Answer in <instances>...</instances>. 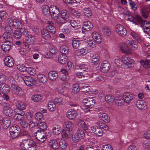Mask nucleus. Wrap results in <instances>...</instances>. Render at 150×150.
I'll return each mask as SVG.
<instances>
[{
    "mask_svg": "<svg viewBox=\"0 0 150 150\" xmlns=\"http://www.w3.org/2000/svg\"><path fill=\"white\" fill-rule=\"evenodd\" d=\"M59 13V9L56 6H53L50 12V16L52 18L56 20L55 23L58 26H61L60 21L59 19L60 16L58 15Z\"/></svg>",
    "mask_w": 150,
    "mask_h": 150,
    "instance_id": "f257e3e1",
    "label": "nucleus"
},
{
    "mask_svg": "<svg viewBox=\"0 0 150 150\" xmlns=\"http://www.w3.org/2000/svg\"><path fill=\"white\" fill-rule=\"evenodd\" d=\"M36 143V142L33 140L30 139H25L22 141L20 144V147L21 149L24 150V148L27 149L33 146Z\"/></svg>",
    "mask_w": 150,
    "mask_h": 150,
    "instance_id": "f03ea898",
    "label": "nucleus"
},
{
    "mask_svg": "<svg viewBox=\"0 0 150 150\" xmlns=\"http://www.w3.org/2000/svg\"><path fill=\"white\" fill-rule=\"evenodd\" d=\"M35 136L38 141L43 143L46 140V135L44 132H41L40 130H38L34 133Z\"/></svg>",
    "mask_w": 150,
    "mask_h": 150,
    "instance_id": "7ed1b4c3",
    "label": "nucleus"
},
{
    "mask_svg": "<svg viewBox=\"0 0 150 150\" xmlns=\"http://www.w3.org/2000/svg\"><path fill=\"white\" fill-rule=\"evenodd\" d=\"M60 16L59 19L60 21L61 26L62 24L66 23V19L69 17V13L68 11L66 9H63L60 12Z\"/></svg>",
    "mask_w": 150,
    "mask_h": 150,
    "instance_id": "20e7f679",
    "label": "nucleus"
},
{
    "mask_svg": "<svg viewBox=\"0 0 150 150\" xmlns=\"http://www.w3.org/2000/svg\"><path fill=\"white\" fill-rule=\"evenodd\" d=\"M115 28L116 32L120 36L123 37L126 35L127 32L126 29L123 26L119 24L117 25Z\"/></svg>",
    "mask_w": 150,
    "mask_h": 150,
    "instance_id": "39448f33",
    "label": "nucleus"
},
{
    "mask_svg": "<svg viewBox=\"0 0 150 150\" xmlns=\"http://www.w3.org/2000/svg\"><path fill=\"white\" fill-rule=\"evenodd\" d=\"M23 80L25 84L30 86L35 84L36 80L30 76H24L23 77Z\"/></svg>",
    "mask_w": 150,
    "mask_h": 150,
    "instance_id": "423d86ee",
    "label": "nucleus"
},
{
    "mask_svg": "<svg viewBox=\"0 0 150 150\" xmlns=\"http://www.w3.org/2000/svg\"><path fill=\"white\" fill-rule=\"evenodd\" d=\"M83 102L86 108H92L95 103V101L92 98H87L83 99Z\"/></svg>",
    "mask_w": 150,
    "mask_h": 150,
    "instance_id": "0eeeda50",
    "label": "nucleus"
},
{
    "mask_svg": "<svg viewBox=\"0 0 150 150\" xmlns=\"http://www.w3.org/2000/svg\"><path fill=\"white\" fill-rule=\"evenodd\" d=\"M77 115V112L73 109H69L67 112V117L71 120L75 119Z\"/></svg>",
    "mask_w": 150,
    "mask_h": 150,
    "instance_id": "6e6552de",
    "label": "nucleus"
},
{
    "mask_svg": "<svg viewBox=\"0 0 150 150\" xmlns=\"http://www.w3.org/2000/svg\"><path fill=\"white\" fill-rule=\"evenodd\" d=\"M110 64L107 61H103L101 65V71L104 73L108 72L110 70Z\"/></svg>",
    "mask_w": 150,
    "mask_h": 150,
    "instance_id": "1a4fd4ad",
    "label": "nucleus"
},
{
    "mask_svg": "<svg viewBox=\"0 0 150 150\" xmlns=\"http://www.w3.org/2000/svg\"><path fill=\"white\" fill-rule=\"evenodd\" d=\"M47 24H48L46 27L47 30L52 33H54L56 32V29L54 26V23L52 21H48Z\"/></svg>",
    "mask_w": 150,
    "mask_h": 150,
    "instance_id": "9d476101",
    "label": "nucleus"
},
{
    "mask_svg": "<svg viewBox=\"0 0 150 150\" xmlns=\"http://www.w3.org/2000/svg\"><path fill=\"white\" fill-rule=\"evenodd\" d=\"M5 65L9 67H12L14 64V61L11 57H6L4 60Z\"/></svg>",
    "mask_w": 150,
    "mask_h": 150,
    "instance_id": "9b49d317",
    "label": "nucleus"
},
{
    "mask_svg": "<svg viewBox=\"0 0 150 150\" xmlns=\"http://www.w3.org/2000/svg\"><path fill=\"white\" fill-rule=\"evenodd\" d=\"M91 129L96 135L101 136L103 134V131L100 128L96 125L93 126L91 127Z\"/></svg>",
    "mask_w": 150,
    "mask_h": 150,
    "instance_id": "f8f14e48",
    "label": "nucleus"
},
{
    "mask_svg": "<svg viewBox=\"0 0 150 150\" xmlns=\"http://www.w3.org/2000/svg\"><path fill=\"white\" fill-rule=\"evenodd\" d=\"M93 27L92 24L90 21H87L83 23L82 30L83 32H85L91 30Z\"/></svg>",
    "mask_w": 150,
    "mask_h": 150,
    "instance_id": "ddd939ff",
    "label": "nucleus"
},
{
    "mask_svg": "<svg viewBox=\"0 0 150 150\" xmlns=\"http://www.w3.org/2000/svg\"><path fill=\"white\" fill-rule=\"evenodd\" d=\"M122 98L125 102L128 103H130L133 98V95L129 92L124 93Z\"/></svg>",
    "mask_w": 150,
    "mask_h": 150,
    "instance_id": "4468645a",
    "label": "nucleus"
},
{
    "mask_svg": "<svg viewBox=\"0 0 150 150\" xmlns=\"http://www.w3.org/2000/svg\"><path fill=\"white\" fill-rule=\"evenodd\" d=\"M12 90L16 95L21 96L23 94V93L21 88L17 85H12L11 86Z\"/></svg>",
    "mask_w": 150,
    "mask_h": 150,
    "instance_id": "2eb2a0df",
    "label": "nucleus"
},
{
    "mask_svg": "<svg viewBox=\"0 0 150 150\" xmlns=\"http://www.w3.org/2000/svg\"><path fill=\"white\" fill-rule=\"evenodd\" d=\"M0 91L2 93L8 94L10 91V89L8 85L2 84L0 85Z\"/></svg>",
    "mask_w": 150,
    "mask_h": 150,
    "instance_id": "dca6fc26",
    "label": "nucleus"
},
{
    "mask_svg": "<svg viewBox=\"0 0 150 150\" xmlns=\"http://www.w3.org/2000/svg\"><path fill=\"white\" fill-rule=\"evenodd\" d=\"M122 63H123L126 64L127 65H128V67H130L129 65H131L134 62L129 57L125 56H123L122 57Z\"/></svg>",
    "mask_w": 150,
    "mask_h": 150,
    "instance_id": "f3484780",
    "label": "nucleus"
},
{
    "mask_svg": "<svg viewBox=\"0 0 150 150\" xmlns=\"http://www.w3.org/2000/svg\"><path fill=\"white\" fill-rule=\"evenodd\" d=\"M92 36L93 40L97 43H100L101 42V36L96 31L93 32L92 34Z\"/></svg>",
    "mask_w": 150,
    "mask_h": 150,
    "instance_id": "a211bd4d",
    "label": "nucleus"
},
{
    "mask_svg": "<svg viewBox=\"0 0 150 150\" xmlns=\"http://www.w3.org/2000/svg\"><path fill=\"white\" fill-rule=\"evenodd\" d=\"M127 43L132 48V50H136L138 47V43L136 41L133 40H128L127 41Z\"/></svg>",
    "mask_w": 150,
    "mask_h": 150,
    "instance_id": "6ab92c4d",
    "label": "nucleus"
},
{
    "mask_svg": "<svg viewBox=\"0 0 150 150\" xmlns=\"http://www.w3.org/2000/svg\"><path fill=\"white\" fill-rule=\"evenodd\" d=\"M146 105V103L142 100H138L136 103V107L141 110L144 109Z\"/></svg>",
    "mask_w": 150,
    "mask_h": 150,
    "instance_id": "aec40b11",
    "label": "nucleus"
},
{
    "mask_svg": "<svg viewBox=\"0 0 150 150\" xmlns=\"http://www.w3.org/2000/svg\"><path fill=\"white\" fill-rule=\"evenodd\" d=\"M3 127L6 129L10 126L11 124V121L9 118L7 117L4 118L2 120Z\"/></svg>",
    "mask_w": 150,
    "mask_h": 150,
    "instance_id": "412c9836",
    "label": "nucleus"
},
{
    "mask_svg": "<svg viewBox=\"0 0 150 150\" xmlns=\"http://www.w3.org/2000/svg\"><path fill=\"white\" fill-rule=\"evenodd\" d=\"M98 117L100 120L106 122L108 123L110 121V120L109 117L105 113H99L98 114Z\"/></svg>",
    "mask_w": 150,
    "mask_h": 150,
    "instance_id": "4be33fe9",
    "label": "nucleus"
},
{
    "mask_svg": "<svg viewBox=\"0 0 150 150\" xmlns=\"http://www.w3.org/2000/svg\"><path fill=\"white\" fill-rule=\"evenodd\" d=\"M12 45V42H4L1 46V48L4 51H8L10 49Z\"/></svg>",
    "mask_w": 150,
    "mask_h": 150,
    "instance_id": "5701e85b",
    "label": "nucleus"
},
{
    "mask_svg": "<svg viewBox=\"0 0 150 150\" xmlns=\"http://www.w3.org/2000/svg\"><path fill=\"white\" fill-rule=\"evenodd\" d=\"M59 141L55 139L51 140L49 142V145L50 146L54 149H56L59 147Z\"/></svg>",
    "mask_w": 150,
    "mask_h": 150,
    "instance_id": "b1692460",
    "label": "nucleus"
},
{
    "mask_svg": "<svg viewBox=\"0 0 150 150\" xmlns=\"http://www.w3.org/2000/svg\"><path fill=\"white\" fill-rule=\"evenodd\" d=\"M142 16L144 18H146L148 16L149 12H150V8L145 6L142 9Z\"/></svg>",
    "mask_w": 150,
    "mask_h": 150,
    "instance_id": "393cba45",
    "label": "nucleus"
},
{
    "mask_svg": "<svg viewBox=\"0 0 150 150\" xmlns=\"http://www.w3.org/2000/svg\"><path fill=\"white\" fill-rule=\"evenodd\" d=\"M3 37L5 40L4 42H12L13 41V38L10 33L5 32Z\"/></svg>",
    "mask_w": 150,
    "mask_h": 150,
    "instance_id": "a878e982",
    "label": "nucleus"
},
{
    "mask_svg": "<svg viewBox=\"0 0 150 150\" xmlns=\"http://www.w3.org/2000/svg\"><path fill=\"white\" fill-rule=\"evenodd\" d=\"M35 37L31 35H28L25 39V43L29 45L32 44L35 42Z\"/></svg>",
    "mask_w": 150,
    "mask_h": 150,
    "instance_id": "bb28decb",
    "label": "nucleus"
},
{
    "mask_svg": "<svg viewBox=\"0 0 150 150\" xmlns=\"http://www.w3.org/2000/svg\"><path fill=\"white\" fill-rule=\"evenodd\" d=\"M42 12L45 16H48L50 15L51 10L48 6L44 5L42 6Z\"/></svg>",
    "mask_w": 150,
    "mask_h": 150,
    "instance_id": "cd10ccee",
    "label": "nucleus"
},
{
    "mask_svg": "<svg viewBox=\"0 0 150 150\" xmlns=\"http://www.w3.org/2000/svg\"><path fill=\"white\" fill-rule=\"evenodd\" d=\"M63 126L64 128L70 131L72 130L74 127L73 123L70 121L65 122L64 123Z\"/></svg>",
    "mask_w": 150,
    "mask_h": 150,
    "instance_id": "c85d7f7f",
    "label": "nucleus"
},
{
    "mask_svg": "<svg viewBox=\"0 0 150 150\" xmlns=\"http://www.w3.org/2000/svg\"><path fill=\"white\" fill-rule=\"evenodd\" d=\"M49 79L52 80H54L57 79L58 77V75L57 73L54 71L50 72L48 74Z\"/></svg>",
    "mask_w": 150,
    "mask_h": 150,
    "instance_id": "c756f323",
    "label": "nucleus"
},
{
    "mask_svg": "<svg viewBox=\"0 0 150 150\" xmlns=\"http://www.w3.org/2000/svg\"><path fill=\"white\" fill-rule=\"evenodd\" d=\"M58 60L61 64H64L67 62V58L65 55L61 54L58 57Z\"/></svg>",
    "mask_w": 150,
    "mask_h": 150,
    "instance_id": "7c9ffc66",
    "label": "nucleus"
},
{
    "mask_svg": "<svg viewBox=\"0 0 150 150\" xmlns=\"http://www.w3.org/2000/svg\"><path fill=\"white\" fill-rule=\"evenodd\" d=\"M42 96L39 94L34 95L31 97V99L35 102H39L42 100Z\"/></svg>",
    "mask_w": 150,
    "mask_h": 150,
    "instance_id": "2f4dec72",
    "label": "nucleus"
},
{
    "mask_svg": "<svg viewBox=\"0 0 150 150\" xmlns=\"http://www.w3.org/2000/svg\"><path fill=\"white\" fill-rule=\"evenodd\" d=\"M124 17L126 20L133 22L134 17L131 16V13L129 12L126 11V13H124Z\"/></svg>",
    "mask_w": 150,
    "mask_h": 150,
    "instance_id": "473e14b6",
    "label": "nucleus"
},
{
    "mask_svg": "<svg viewBox=\"0 0 150 150\" xmlns=\"http://www.w3.org/2000/svg\"><path fill=\"white\" fill-rule=\"evenodd\" d=\"M12 26L15 28L18 29L21 28L22 24L19 20L15 19Z\"/></svg>",
    "mask_w": 150,
    "mask_h": 150,
    "instance_id": "72a5a7b5",
    "label": "nucleus"
},
{
    "mask_svg": "<svg viewBox=\"0 0 150 150\" xmlns=\"http://www.w3.org/2000/svg\"><path fill=\"white\" fill-rule=\"evenodd\" d=\"M48 32L45 29H42L41 30L42 36L45 40L50 39L51 38V36Z\"/></svg>",
    "mask_w": 150,
    "mask_h": 150,
    "instance_id": "f704fd0d",
    "label": "nucleus"
},
{
    "mask_svg": "<svg viewBox=\"0 0 150 150\" xmlns=\"http://www.w3.org/2000/svg\"><path fill=\"white\" fill-rule=\"evenodd\" d=\"M14 38L16 39H18L21 37V33L20 30H15L13 33Z\"/></svg>",
    "mask_w": 150,
    "mask_h": 150,
    "instance_id": "c9c22d12",
    "label": "nucleus"
},
{
    "mask_svg": "<svg viewBox=\"0 0 150 150\" xmlns=\"http://www.w3.org/2000/svg\"><path fill=\"white\" fill-rule=\"evenodd\" d=\"M60 51L62 53L66 54L69 53V49L66 45H64L60 47Z\"/></svg>",
    "mask_w": 150,
    "mask_h": 150,
    "instance_id": "e433bc0d",
    "label": "nucleus"
},
{
    "mask_svg": "<svg viewBox=\"0 0 150 150\" xmlns=\"http://www.w3.org/2000/svg\"><path fill=\"white\" fill-rule=\"evenodd\" d=\"M103 33L106 36H109L111 34L110 29L108 27L105 26L102 29Z\"/></svg>",
    "mask_w": 150,
    "mask_h": 150,
    "instance_id": "4c0bfd02",
    "label": "nucleus"
},
{
    "mask_svg": "<svg viewBox=\"0 0 150 150\" xmlns=\"http://www.w3.org/2000/svg\"><path fill=\"white\" fill-rule=\"evenodd\" d=\"M99 57L98 54L93 55L92 58V62L94 64H97L99 62Z\"/></svg>",
    "mask_w": 150,
    "mask_h": 150,
    "instance_id": "58836bf2",
    "label": "nucleus"
},
{
    "mask_svg": "<svg viewBox=\"0 0 150 150\" xmlns=\"http://www.w3.org/2000/svg\"><path fill=\"white\" fill-rule=\"evenodd\" d=\"M21 132L20 127L17 125H14L11 126L9 129V132Z\"/></svg>",
    "mask_w": 150,
    "mask_h": 150,
    "instance_id": "ea45409f",
    "label": "nucleus"
},
{
    "mask_svg": "<svg viewBox=\"0 0 150 150\" xmlns=\"http://www.w3.org/2000/svg\"><path fill=\"white\" fill-rule=\"evenodd\" d=\"M15 104L16 108L22 110H24L26 108V106L24 103L22 102L18 101L16 102Z\"/></svg>",
    "mask_w": 150,
    "mask_h": 150,
    "instance_id": "a19ab883",
    "label": "nucleus"
},
{
    "mask_svg": "<svg viewBox=\"0 0 150 150\" xmlns=\"http://www.w3.org/2000/svg\"><path fill=\"white\" fill-rule=\"evenodd\" d=\"M22 114H16L14 116V118L17 121L20 120L21 121L23 120L24 118L25 113L24 112H22Z\"/></svg>",
    "mask_w": 150,
    "mask_h": 150,
    "instance_id": "79ce46f5",
    "label": "nucleus"
},
{
    "mask_svg": "<svg viewBox=\"0 0 150 150\" xmlns=\"http://www.w3.org/2000/svg\"><path fill=\"white\" fill-rule=\"evenodd\" d=\"M72 138L73 141L75 143L79 142L80 140L79 134L77 133L73 134Z\"/></svg>",
    "mask_w": 150,
    "mask_h": 150,
    "instance_id": "37998d69",
    "label": "nucleus"
},
{
    "mask_svg": "<svg viewBox=\"0 0 150 150\" xmlns=\"http://www.w3.org/2000/svg\"><path fill=\"white\" fill-rule=\"evenodd\" d=\"M35 117L36 120L37 121H41L44 119L43 115L41 112H37L35 114Z\"/></svg>",
    "mask_w": 150,
    "mask_h": 150,
    "instance_id": "c03bdc74",
    "label": "nucleus"
},
{
    "mask_svg": "<svg viewBox=\"0 0 150 150\" xmlns=\"http://www.w3.org/2000/svg\"><path fill=\"white\" fill-rule=\"evenodd\" d=\"M38 78L43 83H45L47 82V78L44 75H39L38 76Z\"/></svg>",
    "mask_w": 150,
    "mask_h": 150,
    "instance_id": "a18cd8bd",
    "label": "nucleus"
},
{
    "mask_svg": "<svg viewBox=\"0 0 150 150\" xmlns=\"http://www.w3.org/2000/svg\"><path fill=\"white\" fill-rule=\"evenodd\" d=\"M105 99L107 103H112L115 100V98H114V96L111 95H106L105 97Z\"/></svg>",
    "mask_w": 150,
    "mask_h": 150,
    "instance_id": "49530a36",
    "label": "nucleus"
},
{
    "mask_svg": "<svg viewBox=\"0 0 150 150\" xmlns=\"http://www.w3.org/2000/svg\"><path fill=\"white\" fill-rule=\"evenodd\" d=\"M26 71L31 75H34L36 73L35 69L31 67H27Z\"/></svg>",
    "mask_w": 150,
    "mask_h": 150,
    "instance_id": "de8ad7c7",
    "label": "nucleus"
},
{
    "mask_svg": "<svg viewBox=\"0 0 150 150\" xmlns=\"http://www.w3.org/2000/svg\"><path fill=\"white\" fill-rule=\"evenodd\" d=\"M70 131L65 129L62 130L61 134L62 138L67 139L69 137Z\"/></svg>",
    "mask_w": 150,
    "mask_h": 150,
    "instance_id": "09e8293b",
    "label": "nucleus"
},
{
    "mask_svg": "<svg viewBox=\"0 0 150 150\" xmlns=\"http://www.w3.org/2000/svg\"><path fill=\"white\" fill-rule=\"evenodd\" d=\"M37 127L40 129L45 130L47 128V126L45 123L40 122L37 124Z\"/></svg>",
    "mask_w": 150,
    "mask_h": 150,
    "instance_id": "8fccbe9b",
    "label": "nucleus"
},
{
    "mask_svg": "<svg viewBox=\"0 0 150 150\" xmlns=\"http://www.w3.org/2000/svg\"><path fill=\"white\" fill-rule=\"evenodd\" d=\"M142 17L140 16L137 15L135 17H134L133 23L137 25H140L141 23L142 22Z\"/></svg>",
    "mask_w": 150,
    "mask_h": 150,
    "instance_id": "3c124183",
    "label": "nucleus"
},
{
    "mask_svg": "<svg viewBox=\"0 0 150 150\" xmlns=\"http://www.w3.org/2000/svg\"><path fill=\"white\" fill-rule=\"evenodd\" d=\"M72 45L74 48H77L79 46L80 44L79 41L77 40L76 38H74L72 42Z\"/></svg>",
    "mask_w": 150,
    "mask_h": 150,
    "instance_id": "603ef678",
    "label": "nucleus"
},
{
    "mask_svg": "<svg viewBox=\"0 0 150 150\" xmlns=\"http://www.w3.org/2000/svg\"><path fill=\"white\" fill-rule=\"evenodd\" d=\"M60 127L58 125H56L55 127H53V133L56 135H58L60 133V129L59 128Z\"/></svg>",
    "mask_w": 150,
    "mask_h": 150,
    "instance_id": "864d4df0",
    "label": "nucleus"
},
{
    "mask_svg": "<svg viewBox=\"0 0 150 150\" xmlns=\"http://www.w3.org/2000/svg\"><path fill=\"white\" fill-rule=\"evenodd\" d=\"M1 105L3 107V112L11 108L10 105L7 103H2L1 104Z\"/></svg>",
    "mask_w": 150,
    "mask_h": 150,
    "instance_id": "5fc2aeb1",
    "label": "nucleus"
},
{
    "mask_svg": "<svg viewBox=\"0 0 150 150\" xmlns=\"http://www.w3.org/2000/svg\"><path fill=\"white\" fill-rule=\"evenodd\" d=\"M80 91L79 85L77 83L74 84L73 85L72 92L75 94H77Z\"/></svg>",
    "mask_w": 150,
    "mask_h": 150,
    "instance_id": "6e6d98bb",
    "label": "nucleus"
},
{
    "mask_svg": "<svg viewBox=\"0 0 150 150\" xmlns=\"http://www.w3.org/2000/svg\"><path fill=\"white\" fill-rule=\"evenodd\" d=\"M84 11V14L85 16L88 17L91 16L92 13L89 8H85Z\"/></svg>",
    "mask_w": 150,
    "mask_h": 150,
    "instance_id": "4d7b16f0",
    "label": "nucleus"
},
{
    "mask_svg": "<svg viewBox=\"0 0 150 150\" xmlns=\"http://www.w3.org/2000/svg\"><path fill=\"white\" fill-rule=\"evenodd\" d=\"M59 142V146L62 149H64L66 148L67 144L66 141L64 140H61Z\"/></svg>",
    "mask_w": 150,
    "mask_h": 150,
    "instance_id": "13d9d810",
    "label": "nucleus"
},
{
    "mask_svg": "<svg viewBox=\"0 0 150 150\" xmlns=\"http://www.w3.org/2000/svg\"><path fill=\"white\" fill-rule=\"evenodd\" d=\"M3 113L6 116L11 117L13 115V110L11 108L9 110L3 112Z\"/></svg>",
    "mask_w": 150,
    "mask_h": 150,
    "instance_id": "bf43d9fd",
    "label": "nucleus"
},
{
    "mask_svg": "<svg viewBox=\"0 0 150 150\" xmlns=\"http://www.w3.org/2000/svg\"><path fill=\"white\" fill-rule=\"evenodd\" d=\"M120 48L122 52L127 53L129 51V48L127 45L123 44L120 46Z\"/></svg>",
    "mask_w": 150,
    "mask_h": 150,
    "instance_id": "052dcab7",
    "label": "nucleus"
},
{
    "mask_svg": "<svg viewBox=\"0 0 150 150\" xmlns=\"http://www.w3.org/2000/svg\"><path fill=\"white\" fill-rule=\"evenodd\" d=\"M10 133V137L14 139L17 137L20 134L21 132H9Z\"/></svg>",
    "mask_w": 150,
    "mask_h": 150,
    "instance_id": "680f3d73",
    "label": "nucleus"
},
{
    "mask_svg": "<svg viewBox=\"0 0 150 150\" xmlns=\"http://www.w3.org/2000/svg\"><path fill=\"white\" fill-rule=\"evenodd\" d=\"M79 67L81 70H82L83 72L86 73V72H87L88 70V67L85 64H80L79 65ZM85 74H86V73H85Z\"/></svg>",
    "mask_w": 150,
    "mask_h": 150,
    "instance_id": "e2e57ef3",
    "label": "nucleus"
},
{
    "mask_svg": "<svg viewBox=\"0 0 150 150\" xmlns=\"http://www.w3.org/2000/svg\"><path fill=\"white\" fill-rule=\"evenodd\" d=\"M131 35L132 37L135 40L138 42L141 41L140 37L138 34L134 32H132L131 33Z\"/></svg>",
    "mask_w": 150,
    "mask_h": 150,
    "instance_id": "0e129e2a",
    "label": "nucleus"
},
{
    "mask_svg": "<svg viewBox=\"0 0 150 150\" xmlns=\"http://www.w3.org/2000/svg\"><path fill=\"white\" fill-rule=\"evenodd\" d=\"M17 67L20 71L23 72L26 71L27 67H25L24 65L19 64L17 65Z\"/></svg>",
    "mask_w": 150,
    "mask_h": 150,
    "instance_id": "69168bd1",
    "label": "nucleus"
},
{
    "mask_svg": "<svg viewBox=\"0 0 150 150\" xmlns=\"http://www.w3.org/2000/svg\"><path fill=\"white\" fill-rule=\"evenodd\" d=\"M115 65L119 67H121L123 64L122 60L120 58L115 59Z\"/></svg>",
    "mask_w": 150,
    "mask_h": 150,
    "instance_id": "338daca9",
    "label": "nucleus"
},
{
    "mask_svg": "<svg viewBox=\"0 0 150 150\" xmlns=\"http://www.w3.org/2000/svg\"><path fill=\"white\" fill-rule=\"evenodd\" d=\"M79 124L80 127L83 130H86L87 129V125L85 124L83 121L80 120L79 121Z\"/></svg>",
    "mask_w": 150,
    "mask_h": 150,
    "instance_id": "774afa93",
    "label": "nucleus"
}]
</instances>
